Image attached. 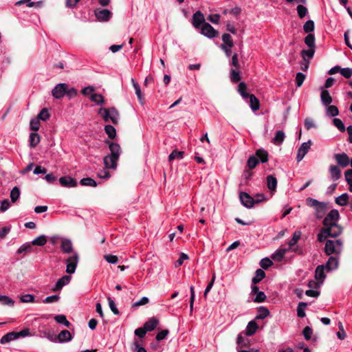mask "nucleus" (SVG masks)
<instances>
[{
  "label": "nucleus",
  "mask_w": 352,
  "mask_h": 352,
  "mask_svg": "<svg viewBox=\"0 0 352 352\" xmlns=\"http://www.w3.org/2000/svg\"><path fill=\"white\" fill-rule=\"evenodd\" d=\"M47 243V238L45 235H41L32 241V245L43 246Z\"/></svg>",
  "instance_id": "obj_47"
},
{
  "label": "nucleus",
  "mask_w": 352,
  "mask_h": 352,
  "mask_svg": "<svg viewBox=\"0 0 352 352\" xmlns=\"http://www.w3.org/2000/svg\"><path fill=\"white\" fill-rule=\"evenodd\" d=\"M308 306L307 302H300L297 307V316L298 317L302 318L306 314L305 311V309Z\"/></svg>",
  "instance_id": "obj_36"
},
{
  "label": "nucleus",
  "mask_w": 352,
  "mask_h": 352,
  "mask_svg": "<svg viewBox=\"0 0 352 352\" xmlns=\"http://www.w3.org/2000/svg\"><path fill=\"white\" fill-rule=\"evenodd\" d=\"M267 186L270 190L275 191L277 186V179L276 178L270 175L267 176Z\"/></svg>",
  "instance_id": "obj_26"
},
{
  "label": "nucleus",
  "mask_w": 352,
  "mask_h": 352,
  "mask_svg": "<svg viewBox=\"0 0 352 352\" xmlns=\"http://www.w3.org/2000/svg\"><path fill=\"white\" fill-rule=\"evenodd\" d=\"M340 218L339 212L336 210H331L327 215L324 217L322 224L323 228H331L333 226Z\"/></svg>",
  "instance_id": "obj_1"
},
{
  "label": "nucleus",
  "mask_w": 352,
  "mask_h": 352,
  "mask_svg": "<svg viewBox=\"0 0 352 352\" xmlns=\"http://www.w3.org/2000/svg\"><path fill=\"white\" fill-rule=\"evenodd\" d=\"M60 247L64 253H70L73 250L72 241L67 239H62Z\"/></svg>",
  "instance_id": "obj_21"
},
{
  "label": "nucleus",
  "mask_w": 352,
  "mask_h": 352,
  "mask_svg": "<svg viewBox=\"0 0 352 352\" xmlns=\"http://www.w3.org/2000/svg\"><path fill=\"white\" fill-rule=\"evenodd\" d=\"M248 102H249L251 109L253 111H256L259 109L260 107V102L258 99L254 95V94H250L248 96V100H246Z\"/></svg>",
  "instance_id": "obj_18"
},
{
  "label": "nucleus",
  "mask_w": 352,
  "mask_h": 352,
  "mask_svg": "<svg viewBox=\"0 0 352 352\" xmlns=\"http://www.w3.org/2000/svg\"><path fill=\"white\" fill-rule=\"evenodd\" d=\"M305 43L309 47L316 48L315 36L313 34H308L305 38Z\"/></svg>",
  "instance_id": "obj_48"
},
{
  "label": "nucleus",
  "mask_w": 352,
  "mask_h": 352,
  "mask_svg": "<svg viewBox=\"0 0 352 352\" xmlns=\"http://www.w3.org/2000/svg\"><path fill=\"white\" fill-rule=\"evenodd\" d=\"M0 302L3 305L13 306L14 301L7 296L0 295Z\"/></svg>",
  "instance_id": "obj_59"
},
{
  "label": "nucleus",
  "mask_w": 352,
  "mask_h": 352,
  "mask_svg": "<svg viewBox=\"0 0 352 352\" xmlns=\"http://www.w3.org/2000/svg\"><path fill=\"white\" fill-rule=\"evenodd\" d=\"M327 204L325 202H323L321 205H320L316 209V217L318 219H321L327 210Z\"/></svg>",
  "instance_id": "obj_30"
},
{
  "label": "nucleus",
  "mask_w": 352,
  "mask_h": 352,
  "mask_svg": "<svg viewBox=\"0 0 352 352\" xmlns=\"http://www.w3.org/2000/svg\"><path fill=\"white\" fill-rule=\"evenodd\" d=\"M131 82L133 84V86L135 90V94H136V95L138 96L139 102L142 104H144V98L143 94H142V91H141V89H140V87L139 84L138 82H136L133 78L131 79Z\"/></svg>",
  "instance_id": "obj_22"
},
{
  "label": "nucleus",
  "mask_w": 352,
  "mask_h": 352,
  "mask_svg": "<svg viewBox=\"0 0 352 352\" xmlns=\"http://www.w3.org/2000/svg\"><path fill=\"white\" fill-rule=\"evenodd\" d=\"M324 252L327 255L340 254V250L337 248L333 240H327L324 246Z\"/></svg>",
  "instance_id": "obj_6"
},
{
  "label": "nucleus",
  "mask_w": 352,
  "mask_h": 352,
  "mask_svg": "<svg viewBox=\"0 0 352 352\" xmlns=\"http://www.w3.org/2000/svg\"><path fill=\"white\" fill-rule=\"evenodd\" d=\"M307 204L310 207H314L316 209L317 207H318L320 205H321L323 202H320L315 199H313L311 197H308L306 199Z\"/></svg>",
  "instance_id": "obj_62"
},
{
  "label": "nucleus",
  "mask_w": 352,
  "mask_h": 352,
  "mask_svg": "<svg viewBox=\"0 0 352 352\" xmlns=\"http://www.w3.org/2000/svg\"><path fill=\"white\" fill-rule=\"evenodd\" d=\"M78 261V255L75 254L74 255L69 256L67 260V270L66 272L68 274H73L76 268L77 263Z\"/></svg>",
  "instance_id": "obj_4"
},
{
  "label": "nucleus",
  "mask_w": 352,
  "mask_h": 352,
  "mask_svg": "<svg viewBox=\"0 0 352 352\" xmlns=\"http://www.w3.org/2000/svg\"><path fill=\"white\" fill-rule=\"evenodd\" d=\"M258 328L257 323L254 320H251L248 322L244 333L248 336H252L256 333Z\"/></svg>",
  "instance_id": "obj_16"
},
{
  "label": "nucleus",
  "mask_w": 352,
  "mask_h": 352,
  "mask_svg": "<svg viewBox=\"0 0 352 352\" xmlns=\"http://www.w3.org/2000/svg\"><path fill=\"white\" fill-rule=\"evenodd\" d=\"M67 88L66 83H59L52 89V94L55 98L60 99L65 95Z\"/></svg>",
  "instance_id": "obj_2"
},
{
  "label": "nucleus",
  "mask_w": 352,
  "mask_h": 352,
  "mask_svg": "<svg viewBox=\"0 0 352 352\" xmlns=\"http://www.w3.org/2000/svg\"><path fill=\"white\" fill-rule=\"evenodd\" d=\"M106 143L109 144V148L111 151L109 155H113V158H119L122 152L119 144L107 140Z\"/></svg>",
  "instance_id": "obj_9"
},
{
  "label": "nucleus",
  "mask_w": 352,
  "mask_h": 352,
  "mask_svg": "<svg viewBox=\"0 0 352 352\" xmlns=\"http://www.w3.org/2000/svg\"><path fill=\"white\" fill-rule=\"evenodd\" d=\"M312 144V142L311 140L307 141V142H304L302 144L298 150L296 160L298 162L301 161L305 155L308 153L310 147Z\"/></svg>",
  "instance_id": "obj_8"
},
{
  "label": "nucleus",
  "mask_w": 352,
  "mask_h": 352,
  "mask_svg": "<svg viewBox=\"0 0 352 352\" xmlns=\"http://www.w3.org/2000/svg\"><path fill=\"white\" fill-rule=\"evenodd\" d=\"M90 100L98 104H102L104 102V99L101 94H94L91 96Z\"/></svg>",
  "instance_id": "obj_56"
},
{
  "label": "nucleus",
  "mask_w": 352,
  "mask_h": 352,
  "mask_svg": "<svg viewBox=\"0 0 352 352\" xmlns=\"http://www.w3.org/2000/svg\"><path fill=\"white\" fill-rule=\"evenodd\" d=\"M57 338L59 342H65L72 340V336L71 333L68 330H63L57 336Z\"/></svg>",
  "instance_id": "obj_20"
},
{
  "label": "nucleus",
  "mask_w": 352,
  "mask_h": 352,
  "mask_svg": "<svg viewBox=\"0 0 352 352\" xmlns=\"http://www.w3.org/2000/svg\"><path fill=\"white\" fill-rule=\"evenodd\" d=\"M255 156L262 163H265L268 161V153L263 148L258 149L255 153Z\"/></svg>",
  "instance_id": "obj_23"
},
{
  "label": "nucleus",
  "mask_w": 352,
  "mask_h": 352,
  "mask_svg": "<svg viewBox=\"0 0 352 352\" xmlns=\"http://www.w3.org/2000/svg\"><path fill=\"white\" fill-rule=\"evenodd\" d=\"M110 116H111V121L113 122V124H118V117H119V112L115 107H111L110 108Z\"/></svg>",
  "instance_id": "obj_42"
},
{
  "label": "nucleus",
  "mask_w": 352,
  "mask_h": 352,
  "mask_svg": "<svg viewBox=\"0 0 352 352\" xmlns=\"http://www.w3.org/2000/svg\"><path fill=\"white\" fill-rule=\"evenodd\" d=\"M287 250L285 248H278L272 255V258L276 261H281L284 258Z\"/></svg>",
  "instance_id": "obj_27"
},
{
  "label": "nucleus",
  "mask_w": 352,
  "mask_h": 352,
  "mask_svg": "<svg viewBox=\"0 0 352 352\" xmlns=\"http://www.w3.org/2000/svg\"><path fill=\"white\" fill-rule=\"evenodd\" d=\"M333 123L336 127L338 129V130L341 132H344L346 128L342 121L339 118H333Z\"/></svg>",
  "instance_id": "obj_61"
},
{
  "label": "nucleus",
  "mask_w": 352,
  "mask_h": 352,
  "mask_svg": "<svg viewBox=\"0 0 352 352\" xmlns=\"http://www.w3.org/2000/svg\"><path fill=\"white\" fill-rule=\"evenodd\" d=\"M60 185L66 188H72L77 186V182L74 178L69 176H63L59 179Z\"/></svg>",
  "instance_id": "obj_11"
},
{
  "label": "nucleus",
  "mask_w": 352,
  "mask_h": 352,
  "mask_svg": "<svg viewBox=\"0 0 352 352\" xmlns=\"http://www.w3.org/2000/svg\"><path fill=\"white\" fill-rule=\"evenodd\" d=\"M16 339H18V335L16 334V332L12 331L2 336L0 340V343L4 344Z\"/></svg>",
  "instance_id": "obj_19"
},
{
  "label": "nucleus",
  "mask_w": 352,
  "mask_h": 352,
  "mask_svg": "<svg viewBox=\"0 0 352 352\" xmlns=\"http://www.w3.org/2000/svg\"><path fill=\"white\" fill-rule=\"evenodd\" d=\"M315 53V48L309 47V50H302L301 51V55L302 57V59H306V56H307L309 58H312L314 57Z\"/></svg>",
  "instance_id": "obj_54"
},
{
  "label": "nucleus",
  "mask_w": 352,
  "mask_h": 352,
  "mask_svg": "<svg viewBox=\"0 0 352 352\" xmlns=\"http://www.w3.org/2000/svg\"><path fill=\"white\" fill-rule=\"evenodd\" d=\"M270 311L265 307H259L258 308V314L255 318L256 320H263L270 315Z\"/></svg>",
  "instance_id": "obj_28"
},
{
  "label": "nucleus",
  "mask_w": 352,
  "mask_h": 352,
  "mask_svg": "<svg viewBox=\"0 0 352 352\" xmlns=\"http://www.w3.org/2000/svg\"><path fill=\"white\" fill-rule=\"evenodd\" d=\"M184 153L183 151H178L177 150H174L171 152V153L168 156L169 161H173L175 159H182L184 157Z\"/></svg>",
  "instance_id": "obj_55"
},
{
  "label": "nucleus",
  "mask_w": 352,
  "mask_h": 352,
  "mask_svg": "<svg viewBox=\"0 0 352 352\" xmlns=\"http://www.w3.org/2000/svg\"><path fill=\"white\" fill-rule=\"evenodd\" d=\"M82 186H88L96 187L97 186L96 182L91 177L83 178L80 181Z\"/></svg>",
  "instance_id": "obj_49"
},
{
  "label": "nucleus",
  "mask_w": 352,
  "mask_h": 352,
  "mask_svg": "<svg viewBox=\"0 0 352 352\" xmlns=\"http://www.w3.org/2000/svg\"><path fill=\"white\" fill-rule=\"evenodd\" d=\"M159 324V320L153 316L149 318L144 324V326L147 331H153Z\"/></svg>",
  "instance_id": "obj_15"
},
{
  "label": "nucleus",
  "mask_w": 352,
  "mask_h": 352,
  "mask_svg": "<svg viewBox=\"0 0 352 352\" xmlns=\"http://www.w3.org/2000/svg\"><path fill=\"white\" fill-rule=\"evenodd\" d=\"M273 262L267 257L262 258L260 261V265L263 269L267 270L271 265H272Z\"/></svg>",
  "instance_id": "obj_64"
},
{
  "label": "nucleus",
  "mask_w": 352,
  "mask_h": 352,
  "mask_svg": "<svg viewBox=\"0 0 352 352\" xmlns=\"http://www.w3.org/2000/svg\"><path fill=\"white\" fill-rule=\"evenodd\" d=\"M230 80L232 82H238L241 80L240 72L239 69H232L230 71Z\"/></svg>",
  "instance_id": "obj_43"
},
{
  "label": "nucleus",
  "mask_w": 352,
  "mask_h": 352,
  "mask_svg": "<svg viewBox=\"0 0 352 352\" xmlns=\"http://www.w3.org/2000/svg\"><path fill=\"white\" fill-rule=\"evenodd\" d=\"M327 229L329 230V237L333 238H336L340 235L343 230V228L338 223H336L331 228H327Z\"/></svg>",
  "instance_id": "obj_17"
},
{
  "label": "nucleus",
  "mask_w": 352,
  "mask_h": 352,
  "mask_svg": "<svg viewBox=\"0 0 352 352\" xmlns=\"http://www.w3.org/2000/svg\"><path fill=\"white\" fill-rule=\"evenodd\" d=\"M335 202L339 206H346L349 203V195L344 193L336 198Z\"/></svg>",
  "instance_id": "obj_35"
},
{
  "label": "nucleus",
  "mask_w": 352,
  "mask_h": 352,
  "mask_svg": "<svg viewBox=\"0 0 352 352\" xmlns=\"http://www.w3.org/2000/svg\"><path fill=\"white\" fill-rule=\"evenodd\" d=\"M95 15L99 21L107 22L111 18L112 13L107 9L96 10Z\"/></svg>",
  "instance_id": "obj_7"
},
{
  "label": "nucleus",
  "mask_w": 352,
  "mask_h": 352,
  "mask_svg": "<svg viewBox=\"0 0 352 352\" xmlns=\"http://www.w3.org/2000/svg\"><path fill=\"white\" fill-rule=\"evenodd\" d=\"M259 287H252V294L255 295L254 302H263L266 299V295L263 292L259 291Z\"/></svg>",
  "instance_id": "obj_14"
},
{
  "label": "nucleus",
  "mask_w": 352,
  "mask_h": 352,
  "mask_svg": "<svg viewBox=\"0 0 352 352\" xmlns=\"http://www.w3.org/2000/svg\"><path fill=\"white\" fill-rule=\"evenodd\" d=\"M50 117V113H49V111L47 108H43L41 109L40 113L37 116V118L39 120L46 121Z\"/></svg>",
  "instance_id": "obj_46"
},
{
  "label": "nucleus",
  "mask_w": 352,
  "mask_h": 352,
  "mask_svg": "<svg viewBox=\"0 0 352 352\" xmlns=\"http://www.w3.org/2000/svg\"><path fill=\"white\" fill-rule=\"evenodd\" d=\"M20 301L21 302H34V296L32 294H23L20 297Z\"/></svg>",
  "instance_id": "obj_63"
},
{
  "label": "nucleus",
  "mask_w": 352,
  "mask_h": 352,
  "mask_svg": "<svg viewBox=\"0 0 352 352\" xmlns=\"http://www.w3.org/2000/svg\"><path fill=\"white\" fill-rule=\"evenodd\" d=\"M222 41H223V44L226 45V46L229 47L230 48H231L234 46V42L232 38V36L228 33H224L222 35Z\"/></svg>",
  "instance_id": "obj_44"
},
{
  "label": "nucleus",
  "mask_w": 352,
  "mask_h": 352,
  "mask_svg": "<svg viewBox=\"0 0 352 352\" xmlns=\"http://www.w3.org/2000/svg\"><path fill=\"white\" fill-rule=\"evenodd\" d=\"M300 236L301 232L300 231H296L293 234L292 239L288 242L289 249H292L297 243L298 240L300 239Z\"/></svg>",
  "instance_id": "obj_41"
},
{
  "label": "nucleus",
  "mask_w": 352,
  "mask_h": 352,
  "mask_svg": "<svg viewBox=\"0 0 352 352\" xmlns=\"http://www.w3.org/2000/svg\"><path fill=\"white\" fill-rule=\"evenodd\" d=\"M20 196V190L18 187L15 186L12 188L10 192V199L12 203H14Z\"/></svg>",
  "instance_id": "obj_57"
},
{
  "label": "nucleus",
  "mask_w": 352,
  "mask_h": 352,
  "mask_svg": "<svg viewBox=\"0 0 352 352\" xmlns=\"http://www.w3.org/2000/svg\"><path fill=\"white\" fill-rule=\"evenodd\" d=\"M314 22L312 20H309L303 25V30L305 33L311 34L314 30Z\"/></svg>",
  "instance_id": "obj_51"
},
{
  "label": "nucleus",
  "mask_w": 352,
  "mask_h": 352,
  "mask_svg": "<svg viewBox=\"0 0 352 352\" xmlns=\"http://www.w3.org/2000/svg\"><path fill=\"white\" fill-rule=\"evenodd\" d=\"M329 230L327 228H322L320 232L318 234V241L319 242H323L327 239V237H329Z\"/></svg>",
  "instance_id": "obj_39"
},
{
  "label": "nucleus",
  "mask_w": 352,
  "mask_h": 352,
  "mask_svg": "<svg viewBox=\"0 0 352 352\" xmlns=\"http://www.w3.org/2000/svg\"><path fill=\"white\" fill-rule=\"evenodd\" d=\"M104 131L108 135V137L111 140H113L116 136V129L112 125H106L104 126Z\"/></svg>",
  "instance_id": "obj_40"
},
{
  "label": "nucleus",
  "mask_w": 352,
  "mask_h": 352,
  "mask_svg": "<svg viewBox=\"0 0 352 352\" xmlns=\"http://www.w3.org/2000/svg\"><path fill=\"white\" fill-rule=\"evenodd\" d=\"M315 278L321 283L322 282L323 279L325 278L324 267L323 265H319L317 267L315 273Z\"/></svg>",
  "instance_id": "obj_34"
},
{
  "label": "nucleus",
  "mask_w": 352,
  "mask_h": 352,
  "mask_svg": "<svg viewBox=\"0 0 352 352\" xmlns=\"http://www.w3.org/2000/svg\"><path fill=\"white\" fill-rule=\"evenodd\" d=\"M329 170L333 180H337L341 177V170L340 168L335 165H331Z\"/></svg>",
  "instance_id": "obj_33"
},
{
  "label": "nucleus",
  "mask_w": 352,
  "mask_h": 352,
  "mask_svg": "<svg viewBox=\"0 0 352 352\" xmlns=\"http://www.w3.org/2000/svg\"><path fill=\"white\" fill-rule=\"evenodd\" d=\"M258 164V160L255 155H251L247 161V166L250 169L254 168Z\"/></svg>",
  "instance_id": "obj_50"
},
{
  "label": "nucleus",
  "mask_w": 352,
  "mask_h": 352,
  "mask_svg": "<svg viewBox=\"0 0 352 352\" xmlns=\"http://www.w3.org/2000/svg\"><path fill=\"white\" fill-rule=\"evenodd\" d=\"M32 251V243L24 244L21 245L17 250V254H26L27 252H30Z\"/></svg>",
  "instance_id": "obj_52"
},
{
  "label": "nucleus",
  "mask_w": 352,
  "mask_h": 352,
  "mask_svg": "<svg viewBox=\"0 0 352 352\" xmlns=\"http://www.w3.org/2000/svg\"><path fill=\"white\" fill-rule=\"evenodd\" d=\"M247 86L246 84L243 82L239 83L238 86V91L243 96V98L245 100H248V96L250 94L246 91Z\"/></svg>",
  "instance_id": "obj_45"
},
{
  "label": "nucleus",
  "mask_w": 352,
  "mask_h": 352,
  "mask_svg": "<svg viewBox=\"0 0 352 352\" xmlns=\"http://www.w3.org/2000/svg\"><path fill=\"white\" fill-rule=\"evenodd\" d=\"M201 34L208 38H214L218 36V32L208 23H204L201 28Z\"/></svg>",
  "instance_id": "obj_3"
},
{
  "label": "nucleus",
  "mask_w": 352,
  "mask_h": 352,
  "mask_svg": "<svg viewBox=\"0 0 352 352\" xmlns=\"http://www.w3.org/2000/svg\"><path fill=\"white\" fill-rule=\"evenodd\" d=\"M338 265V259L336 256H330L328 259L327 263H326L325 268L331 271L332 270L336 269Z\"/></svg>",
  "instance_id": "obj_25"
},
{
  "label": "nucleus",
  "mask_w": 352,
  "mask_h": 352,
  "mask_svg": "<svg viewBox=\"0 0 352 352\" xmlns=\"http://www.w3.org/2000/svg\"><path fill=\"white\" fill-rule=\"evenodd\" d=\"M285 133L283 131H277L272 142L276 145H280L285 140Z\"/></svg>",
  "instance_id": "obj_31"
},
{
  "label": "nucleus",
  "mask_w": 352,
  "mask_h": 352,
  "mask_svg": "<svg viewBox=\"0 0 352 352\" xmlns=\"http://www.w3.org/2000/svg\"><path fill=\"white\" fill-rule=\"evenodd\" d=\"M55 321L58 324H64L65 327L69 328L71 323L67 320L66 316L63 314L56 315L54 317Z\"/></svg>",
  "instance_id": "obj_38"
},
{
  "label": "nucleus",
  "mask_w": 352,
  "mask_h": 352,
  "mask_svg": "<svg viewBox=\"0 0 352 352\" xmlns=\"http://www.w3.org/2000/svg\"><path fill=\"white\" fill-rule=\"evenodd\" d=\"M239 198L241 204L246 208H252L255 204L254 198L245 192H241L239 194Z\"/></svg>",
  "instance_id": "obj_5"
},
{
  "label": "nucleus",
  "mask_w": 352,
  "mask_h": 352,
  "mask_svg": "<svg viewBox=\"0 0 352 352\" xmlns=\"http://www.w3.org/2000/svg\"><path fill=\"white\" fill-rule=\"evenodd\" d=\"M320 98L322 104L325 106L330 104L333 100L329 92L326 89L322 91Z\"/></svg>",
  "instance_id": "obj_24"
},
{
  "label": "nucleus",
  "mask_w": 352,
  "mask_h": 352,
  "mask_svg": "<svg viewBox=\"0 0 352 352\" xmlns=\"http://www.w3.org/2000/svg\"><path fill=\"white\" fill-rule=\"evenodd\" d=\"M265 276V272L261 269H258L255 272V276L252 278V283H258Z\"/></svg>",
  "instance_id": "obj_37"
},
{
  "label": "nucleus",
  "mask_w": 352,
  "mask_h": 352,
  "mask_svg": "<svg viewBox=\"0 0 352 352\" xmlns=\"http://www.w3.org/2000/svg\"><path fill=\"white\" fill-rule=\"evenodd\" d=\"M118 160L119 158H113V155H106L103 159L104 167L109 169H116Z\"/></svg>",
  "instance_id": "obj_12"
},
{
  "label": "nucleus",
  "mask_w": 352,
  "mask_h": 352,
  "mask_svg": "<svg viewBox=\"0 0 352 352\" xmlns=\"http://www.w3.org/2000/svg\"><path fill=\"white\" fill-rule=\"evenodd\" d=\"M327 114L331 117H335L339 114V110L335 105H328Z\"/></svg>",
  "instance_id": "obj_53"
},
{
  "label": "nucleus",
  "mask_w": 352,
  "mask_h": 352,
  "mask_svg": "<svg viewBox=\"0 0 352 352\" xmlns=\"http://www.w3.org/2000/svg\"><path fill=\"white\" fill-rule=\"evenodd\" d=\"M41 137L37 133H31L30 135V146L36 147L40 142Z\"/></svg>",
  "instance_id": "obj_32"
},
{
  "label": "nucleus",
  "mask_w": 352,
  "mask_h": 352,
  "mask_svg": "<svg viewBox=\"0 0 352 352\" xmlns=\"http://www.w3.org/2000/svg\"><path fill=\"white\" fill-rule=\"evenodd\" d=\"M236 344L240 348L249 347L250 341L248 338H244L241 334H239L236 339Z\"/></svg>",
  "instance_id": "obj_29"
},
{
  "label": "nucleus",
  "mask_w": 352,
  "mask_h": 352,
  "mask_svg": "<svg viewBox=\"0 0 352 352\" xmlns=\"http://www.w3.org/2000/svg\"><path fill=\"white\" fill-rule=\"evenodd\" d=\"M334 158L337 163L342 167H346L349 164V157L344 153L335 154Z\"/></svg>",
  "instance_id": "obj_13"
},
{
  "label": "nucleus",
  "mask_w": 352,
  "mask_h": 352,
  "mask_svg": "<svg viewBox=\"0 0 352 352\" xmlns=\"http://www.w3.org/2000/svg\"><path fill=\"white\" fill-rule=\"evenodd\" d=\"M296 10H297V12H298V16L300 19L304 18L306 16V14H307V12H308L307 8L305 6H302V5H298L297 6Z\"/></svg>",
  "instance_id": "obj_60"
},
{
  "label": "nucleus",
  "mask_w": 352,
  "mask_h": 352,
  "mask_svg": "<svg viewBox=\"0 0 352 352\" xmlns=\"http://www.w3.org/2000/svg\"><path fill=\"white\" fill-rule=\"evenodd\" d=\"M71 280V276L69 275H65L62 278H59L55 286H65L67 285Z\"/></svg>",
  "instance_id": "obj_58"
},
{
  "label": "nucleus",
  "mask_w": 352,
  "mask_h": 352,
  "mask_svg": "<svg viewBox=\"0 0 352 352\" xmlns=\"http://www.w3.org/2000/svg\"><path fill=\"white\" fill-rule=\"evenodd\" d=\"M192 25L195 28H199L201 25L205 22V19L203 13L200 11H197L192 15Z\"/></svg>",
  "instance_id": "obj_10"
}]
</instances>
